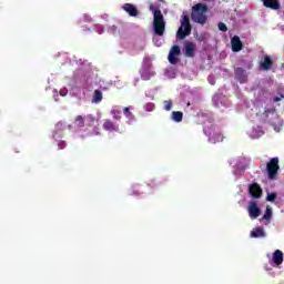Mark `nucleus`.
Returning a JSON list of instances; mask_svg holds the SVG:
<instances>
[{
    "label": "nucleus",
    "mask_w": 284,
    "mask_h": 284,
    "mask_svg": "<svg viewBox=\"0 0 284 284\" xmlns=\"http://www.w3.org/2000/svg\"><path fill=\"white\" fill-rule=\"evenodd\" d=\"M95 121H97V118H94L92 114H88L84 116V123H87L89 128H92Z\"/></svg>",
    "instance_id": "obj_23"
},
{
    "label": "nucleus",
    "mask_w": 284,
    "mask_h": 284,
    "mask_svg": "<svg viewBox=\"0 0 284 284\" xmlns=\"http://www.w3.org/2000/svg\"><path fill=\"white\" fill-rule=\"evenodd\" d=\"M204 133L209 136L210 141H214V143L223 141V134L221 130L216 129L214 124H211L207 128H204Z\"/></svg>",
    "instance_id": "obj_6"
},
{
    "label": "nucleus",
    "mask_w": 284,
    "mask_h": 284,
    "mask_svg": "<svg viewBox=\"0 0 284 284\" xmlns=\"http://www.w3.org/2000/svg\"><path fill=\"white\" fill-rule=\"evenodd\" d=\"M248 215L250 219H258L261 216V209L258 207V204L254 201H251L248 203Z\"/></svg>",
    "instance_id": "obj_9"
},
{
    "label": "nucleus",
    "mask_w": 284,
    "mask_h": 284,
    "mask_svg": "<svg viewBox=\"0 0 284 284\" xmlns=\"http://www.w3.org/2000/svg\"><path fill=\"white\" fill-rule=\"evenodd\" d=\"M149 10L153 12V28L158 37H163L165 33V20L163 19V13L161 8L155 4H150Z\"/></svg>",
    "instance_id": "obj_2"
},
{
    "label": "nucleus",
    "mask_w": 284,
    "mask_h": 284,
    "mask_svg": "<svg viewBox=\"0 0 284 284\" xmlns=\"http://www.w3.org/2000/svg\"><path fill=\"white\" fill-rule=\"evenodd\" d=\"M260 120L263 123H268L274 128L275 132H281V128L283 126V120L278 116V112H276V108H271L264 110L262 114H260Z\"/></svg>",
    "instance_id": "obj_1"
},
{
    "label": "nucleus",
    "mask_w": 284,
    "mask_h": 284,
    "mask_svg": "<svg viewBox=\"0 0 284 284\" xmlns=\"http://www.w3.org/2000/svg\"><path fill=\"white\" fill-rule=\"evenodd\" d=\"M278 170H281V166L278 165V158L271 159V161L266 164V172L271 181L276 180Z\"/></svg>",
    "instance_id": "obj_5"
},
{
    "label": "nucleus",
    "mask_w": 284,
    "mask_h": 284,
    "mask_svg": "<svg viewBox=\"0 0 284 284\" xmlns=\"http://www.w3.org/2000/svg\"><path fill=\"white\" fill-rule=\"evenodd\" d=\"M265 8H271V10H278L281 8V2L278 0H262Z\"/></svg>",
    "instance_id": "obj_16"
},
{
    "label": "nucleus",
    "mask_w": 284,
    "mask_h": 284,
    "mask_svg": "<svg viewBox=\"0 0 284 284\" xmlns=\"http://www.w3.org/2000/svg\"><path fill=\"white\" fill-rule=\"evenodd\" d=\"M74 124L77 128H85V118L82 115H77L74 119Z\"/></svg>",
    "instance_id": "obj_22"
},
{
    "label": "nucleus",
    "mask_w": 284,
    "mask_h": 284,
    "mask_svg": "<svg viewBox=\"0 0 284 284\" xmlns=\"http://www.w3.org/2000/svg\"><path fill=\"white\" fill-rule=\"evenodd\" d=\"M145 111L146 112H153L154 111V103L145 104Z\"/></svg>",
    "instance_id": "obj_30"
},
{
    "label": "nucleus",
    "mask_w": 284,
    "mask_h": 284,
    "mask_svg": "<svg viewBox=\"0 0 284 284\" xmlns=\"http://www.w3.org/2000/svg\"><path fill=\"white\" fill-rule=\"evenodd\" d=\"M179 57H181V48L173 45L169 52V62L172 65H176V63H179Z\"/></svg>",
    "instance_id": "obj_8"
},
{
    "label": "nucleus",
    "mask_w": 284,
    "mask_h": 284,
    "mask_svg": "<svg viewBox=\"0 0 284 284\" xmlns=\"http://www.w3.org/2000/svg\"><path fill=\"white\" fill-rule=\"evenodd\" d=\"M150 185H151V187H154V185H156V184H154V182L151 181Z\"/></svg>",
    "instance_id": "obj_32"
},
{
    "label": "nucleus",
    "mask_w": 284,
    "mask_h": 284,
    "mask_svg": "<svg viewBox=\"0 0 284 284\" xmlns=\"http://www.w3.org/2000/svg\"><path fill=\"white\" fill-rule=\"evenodd\" d=\"M171 119L175 123H181V121H183V112H181V111H173L172 114H171Z\"/></svg>",
    "instance_id": "obj_20"
},
{
    "label": "nucleus",
    "mask_w": 284,
    "mask_h": 284,
    "mask_svg": "<svg viewBox=\"0 0 284 284\" xmlns=\"http://www.w3.org/2000/svg\"><path fill=\"white\" fill-rule=\"evenodd\" d=\"M274 65V61L270 55H264V60L260 62V68L262 70H272V67Z\"/></svg>",
    "instance_id": "obj_14"
},
{
    "label": "nucleus",
    "mask_w": 284,
    "mask_h": 284,
    "mask_svg": "<svg viewBox=\"0 0 284 284\" xmlns=\"http://www.w3.org/2000/svg\"><path fill=\"white\" fill-rule=\"evenodd\" d=\"M248 194H251L253 199H261V196H263V189H261L258 183H253L248 187Z\"/></svg>",
    "instance_id": "obj_11"
},
{
    "label": "nucleus",
    "mask_w": 284,
    "mask_h": 284,
    "mask_svg": "<svg viewBox=\"0 0 284 284\" xmlns=\"http://www.w3.org/2000/svg\"><path fill=\"white\" fill-rule=\"evenodd\" d=\"M231 48L233 52H241L243 50V41H241L239 36H234L231 39Z\"/></svg>",
    "instance_id": "obj_12"
},
{
    "label": "nucleus",
    "mask_w": 284,
    "mask_h": 284,
    "mask_svg": "<svg viewBox=\"0 0 284 284\" xmlns=\"http://www.w3.org/2000/svg\"><path fill=\"white\" fill-rule=\"evenodd\" d=\"M265 236L266 234L265 231L263 230V226H258L251 232L252 239H265Z\"/></svg>",
    "instance_id": "obj_17"
},
{
    "label": "nucleus",
    "mask_w": 284,
    "mask_h": 284,
    "mask_svg": "<svg viewBox=\"0 0 284 284\" xmlns=\"http://www.w3.org/2000/svg\"><path fill=\"white\" fill-rule=\"evenodd\" d=\"M235 79L239 83H247V75L244 68L239 67L235 69Z\"/></svg>",
    "instance_id": "obj_13"
},
{
    "label": "nucleus",
    "mask_w": 284,
    "mask_h": 284,
    "mask_svg": "<svg viewBox=\"0 0 284 284\" xmlns=\"http://www.w3.org/2000/svg\"><path fill=\"white\" fill-rule=\"evenodd\" d=\"M266 201L274 203V201H276V193H268L266 196Z\"/></svg>",
    "instance_id": "obj_27"
},
{
    "label": "nucleus",
    "mask_w": 284,
    "mask_h": 284,
    "mask_svg": "<svg viewBox=\"0 0 284 284\" xmlns=\"http://www.w3.org/2000/svg\"><path fill=\"white\" fill-rule=\"evenodd\" d=\"M196 54V44L194 42L185 41L184 42V55L190 59L194 58Z\"/></svg>",
    "instance_id": "obj_10"
},
{
    "label": "nucleus",
    "mask_w": 284,
    "mask_h": 284,
    "mask_svg": "<svg viewBox=\"0 0 284 284\" xmlns=\"http://www.w3.org/2000/svg\"><path fill=\"white\" fill-rule=\"evenodd\" d=\"M61 97H65V93L61 92Z\"/></svg>",
    "instance_id": "obj_33"
},
{
    "label": "nucleus",
    "mask_w": 284,
    "mask_h": 284,
    "mask_svg": "<svg viewBox=\"0 0 284 284\" xmlns=\"http://www.w3.org/2000/svg\"><path fill=\"white\" fill-rule=\"evenodd\" d=\"M68 144L65 143V141H63V140H60V141H58V148H59V150H65V146H67Z\"/></svg>",
    "instance_id": "obj_29"
},
{
    "label": "nucleus",
    "mask_w": 284,
    "mask_h": 284,
    "mask_svg": "<svg viewBox=\"0 0 284 284\" xmlns=\"http://www.w3.org/2000/svg\"><path fill=\"white\" fill-rule=\"evenodd\" d=\"M164 110H166V112H170V110H172V100L164 101Z\"/></svg>",
    "instance_id": "obj_26"
},
{
    "label": "nucleus",
    "mask_w": 284,
    "mask_h": 284,
    "mask_svg": "<svg viewBox=\"0 0 284 284\" xmlns=\"http://www.w3.org/2000/svg\"><path fill=\"white\" fill-rule=\"evenodd\" d=\"M111 115L115 121H121V109L119 106H114L111 110Z\"/></svg>",
    "instance_id": "obj_21"
},
{
    "label": "nucleus",
    "mask_w": 284,
    "mask_h": 284,
    "mask_svg": "<svg viewBox=\"0 0 284 284\" xmlns=\"http://www.w3.org/2000/svg\"><path fill=\"white\" fill-rule=\"evenodd\" d=\"M217 28H219V30H220L221 32H227V26H226L225 23H223V22H220V23L217 24Z\"/></svg>",
    "instance_id": "obj_28"
},
{
    "label": "nucleus",
    "mask_w": 284,
    "mask_h": 284,
    "mask_svg": "<svg viewBox=\"0 0 284 284\" xmlns=\"http://www.w3.org/2000/svg\"><path fill=\"white\" fill-rule=\"evenodd\" d=\"M272 219V209L266 207L265 214L263 215L264 221H270Z\"/></svg>",
    "instance_id": "obj_25"
},
{
    "label": "nucleus",
    "mask_w": 284,
    "mask_h": 284,
    "mask_svg": "<svg viewBox=\"0 0 284 284\" xmlns=\"http://www.w3.org/2000/svg\"><path fill=\"white\" fill-rule=\"evenodd\" d=\"M281 99H284V94L281 95Z\"/></svg>",
    "instance_id": "obj_34"
},
{
    "label": "nucleus",
    "mask_w": 284,
    "mask_h": 284,
    "mask_svg": "<svg viewBox=\"0 0 284 284\" xmlns=\"http://www.w3.org/2000/svg\"><path fill=\"white\" fill-rule=\"evenodd\" d=\"M103 130L105 132H116L118 134H123V129L119 126V124L114 123L110 119H105L102 124Z\"/></svg>",
    "instance_id": "obj_7"
},
{
    "label": "nucleus",
    "mask_w": 284,
    "mask_h": 284,
    "mask_svg": "<svg viewBox=\"0 0 284 284\" xmlns=\"http://www.w3.org/2000/svg\"><path fill=\"white\" fill-rule=\"evenodd\" d=\"M101 101H103V92L101 90H94L92 103H101Z\"/></svg>",
    "instance_id": "obj_19"
},
{
    "label": "nucleus",
    "mask_w": 284,
    "mask_h": 284,
    "mask_svg": "<svg viewBox=\"0 0 284 284\" xmlns=\"http://www.w3.org/2000/svg\"><path fill=\"white\" fill-rule=\"evenodd\" d=\"M124 115L129 121H134V115L132 112H130V106H125L123 109Z\"/></svg>",
    "instance_id": "obj_24"
},
{
    "label": "nucleus",
    "mask_w": 284,
    "mask_h": 284,
    "mask_svg": "<svg viewBox=\"0 0 284 284\" xmlns=\"http://www.w3.org/2000/svg\"><path fill=\"white\" fill-rule=\"evenodd\" d=\"M273 101H274V103H278V101H281V98L275 97V98L273 99Z\"/></svg>",
    "instance_id": "obj_31"
},
{
    "label": "nucleus",
    "mask_w": 284,
    "mask_h": 284,
    "mask_svg": "<svg viewBox=\"0 0 284 284\" xmlns=\"http://www.w3.org/2000/svg\"><path fill=\"white\" fill-rule=\"evenodd\" d=\"M192 34V24L190 23V16L183 13L181 18V26L176 32L178 39L183 41L185 37H190Z\"/></svg>",
    "instance_id": "obj_4"
},
{
    "label": "nucleus",
    "mask_w": 284,
    "mask_h": 284,
    "mask_svg": "<svg viewBox=\"0 0 284 284\" xmlns=\"http://www.w3.org/2000/svg\"><path fill=\"white\" fill-rule=\"evenodd\" d=\"M273 263H274V265H276V266L283 265V251L276 250V251L273 253Z\"/></svg>",
    "instance_id": "obj_18"
},
{
    "label": "nucleus",
    "mask_w": 284,
    "mask_h": 284,
    "mask_svg": "<svg viewBox=\"0 0 284 284\" xmlns=\"http://www.w3.org/2000/svg\"><path fill=\"white\" fill-rule=\"evenodd\" d=\"M122 8L125 12H128V14L130 17H139V9H136V7H134V4L124 3Z\"/></svg>",
    "instance_id": "obj_15"
},
{
    "label": "nucleus",
    "mask_w": 284,
    "mask_h": 284,
    "mask_svg": "<svg viewBox=\"0 0 284 284\" xmlns=\"http://www.w3.org/2000/svg\"><path fill=\"white\" fill-rule=\"evenodd\" d=\"M192 10V21H194V23H201V26H204V23L207 21V16H205L207 12V4L197 3L193 6Z\"/></svg>",
    "instance_id": "obj_3"
}]
</instances>
